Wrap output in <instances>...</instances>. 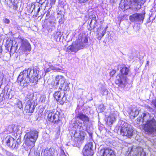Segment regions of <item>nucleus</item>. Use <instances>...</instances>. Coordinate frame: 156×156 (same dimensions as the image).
<instances>
[{"instance_id":"nucleus-1","label":"nucleus","mask_w":156,"mask_h":156,"mask_svg":"<svg viewBox=\"0 0 156 156\" xmlns=\"http://www.w3.org/2000/svg\"><path fill=\"white\" fill-rule=\"evenodd\" d=\"M77 118L83 121V124L79 120L75 121L72 124L73 130H74V137L77 139L78 141H81L84 139L86 135L85 131H86L90 136L92 133L89 132L87 126L89 121V118L87 116L82 113H78Z\"/></svg>"},{"instance_id":"nucleus-2","label":"nucleus","mask_w":156,"mask_h":156,"mask_svg":"<svg viewBox=\"0 0 156 156\" xmlns=\"http://www.w3.org/2000/svg\"><path fill=\"white\" fill-rule=\"evenodd\" d=\"M39 68L37 67H34L32 71L30 68L25 69L21 72L19 75L18 80L20 81V85L23 87H27L30 83H36L38 80Z\"/></svg>"},{"instance_id":"nucleus-3","label":"nucleus","mask_w":156,"mask_h":156,"mask_svg":"<svg viewBox=\"0 0 156 156\" xmlns=\"http://www.w3.org/2000/svg\"><path fill=\"white\" fill-rule=\"evenodd\" d=\"M141 117L145 121L143 126L144 130L148 135L156 133V120L154 117H152L148 112H144L141 115Z\"/></svg>"},{"instance_id":"nucleus-4","label":"nucleus","mask_w":156,"mask_h":156,"mask_svg":"<svg viewBox=\"0 0 156 156\" xmlns=\"http://www.w3.org/2000/svg\"><path fill=\"white\" fill-rule=\"evenodd\" d=\"M121 124L120 134L126 136L129 138H131L133 135V130L131 126L124 121H120L119 122Z\"/></svg>"},{"instance_id":"nucleus-5","label":"nucleus","mask_w":156,"mask_h":156,"mask_svg":"<svg viewBox=\"0 0 156 156\" xmlns=\"http://www.w3.org/2000/svg\"><path fill=\"white\" fill-rule=\"evenodd\" d=\"M121 74L117 75L115 80V83L121 87L125 86L126 80V76L128 74L129 69L125 66L120 67Z\"/></svg>"},{"instance_id":"nucleus-6","label":"nucleus","mask_w":156,"mask_h":156,"mask_svg":"<svg viewBox=\"0 0 156 156\" xmlns=\"http://www.w3.org/2000/svg\"><path fill=\"white\" fill-rule=\"evenodd\" d=\"M38 132L36 130L31 131L27 133L24 136L26 144L29 146L33 147L38 136Z\"/></svg>"},{"instance_id":"nucleus-7","label":"nucleus","mask_w":156,"mask_h":156,"mask_svg":"<svg viewBox=\"0 0 156 156\" xmlns=\"http://www.w3.org/2000/svg\"><path fill=\"white\" fill-rule=\"evenodd\" d=\"M60 114V111H57L50 112L48 116V120L50 122H52L60 126L63 124L59 117Z\"/></svg>"},{"instance_id":"nucleus-8","label":"nucleus","mask_w":156,"mask_h":156,"mask_svg":"<svg viewBox=\"0 0 156 156\" xmlns=\"http://www.w3.org/2000/svg\"><path fill=\"white\" fill-rule=\"evenodd\" d=\"M76 42L83 49L89 46L87 35L85 33H81L78 35Z\"/></svg>"},{"instance_id":"nucleus-9","label":"nucleus","mask_w":156,"mask_h":156,"mask_svg":"<svg viewBox=\"0 0 156 156\" xmlns=\"http://www.w3.org/2000/svg\"><path fill=\"white\" fill-rule=\"evenodd\" d=\"M145 13H136L130 16L129 19L132 23L137 24L142 23L144 19Z\"/></svg>"},{"instance_id":"nucleus-10","label":"nucleus","mask_w":156,"mask_h":156,"mask_svg":"<svg viewBox=\"0 0 156 156\" xmlns=\"http://www.w3.org/2000/svg\"><path fill=\"white\" fill-rule=\"evenodd\" d=\"M21 45L19 50L20 52L24 53L26 51H30L31 48L30 44L28 41L23 38H21Z\"/></svg>"},{"instance_id":"nucleus-11","label":"nucleus","mask_w":156,"mask_h":156,"mask_svg":"<svg viewBox=\"0 0 156 156\" xmlns=\"http://www.w3.org/2000/svg\"><path fill=\"white\" fill-rule=\"evenodd\" d=\"M20 139L18 138L16 141L12 137L10 136H7L5 138L7 145L9 147L13 148H17L18 146V142L20 141Z\"/></svg>"},{"instance_id":"nucleus-12","label":"nucleus","mask_w":156,"mask_h":156,"mask_svg":"<svg viewBox=\"0 0 156 156\" xmlns=\"http://www.w3.org/2000/svg\"><path fill=\"white\" fill-rule=\"evenodd\" d=\"M93 143L90 142L86 144L83 150L84 156H92L93 154Z\"/></svg>"},{"instance_id":"nucleus-13","label":"nucleus","mask_w":156,"mask_h":156,"mask_svg":"<svg viewBox=\"0 0 156 156\" xmlns=\"http://www.w3.org/2000/svg\"><path fill=\"white\" fill-rule=\"evenodd\" d=\"M57 79H58L59 83L60 85L59 88L62 90L64 86V88H63V90L67 91L69 90V87L68 84L65 81V80L64 77L62 76L58 75Z\"/></svg>"},{"instance_id":"nucleus-14","label":"nucleus","mask_w":156,"mask_h":156,"mask_svg":"<svg viewBox=\"0 0 156 156\" xmlns=\"http://www.w3.org/2000/svg\"><path fill=\"white\" fill-rule=\"evenodd\" d=\"M31 99L27 101L25 104L24 110L26 112L32 113L34 109V104Z\"/></svg>"},{"instance_id":"nucleus-15","label":"nucleus","mask_w":156,"mask_h":156,"mask_svg":"<svg viewBox=\"0 0 156 156\" xmlns=\"http://www.w3.org/2000/svg\"><path fill=\"white\" fill-rule=\"evenodd\" d=\"M100 152L102 156H116L114 151L109 148H105Z\"/></svg>"},{"instance_id":"nucleus-16","label":"nucleus","mask_w":156,"mask_h":156,"mask_svg":"<svg viewBox=\"0 0 156 156\" xmlns=\"http://www.w3.org/2000/svg\"><path fill=\"white\" fill-rule=\"evenodd\" d=\"M131 4V2L130 0H125L123 2V0H122L119 4V6L122 9L127 10L130 8V6Z\"/></svg>"},{"instance_id":"nucleus-17","label":"nucleus","mask_w":156,"mask_h":156,"mask_svg":"<svg viewBox=\"0 0 156 156\" xmlns=\"http://www.w3.org/2000/svg\"><path fill=\"white\" fill-rule=\"evenodd\" d=\"M117 113L116 111H114L113 110L112 111L110 112V115L107 119V122L109 125L112 124L115 121Z\"/></svg>"},{"instance_id":"nucleus-18","label":"nucleus","mask_w":156,"mask_h":156,"mask_svg":"<svg viewBox=\"0 0 156 156\" xmlns=\"http://www.w3.org/2000/svg\"><path fill=\"white\" fill-rule=\"evenodd\" d=\"M55 150L53 148H46L43 151L42 154L44 156H54Z\"/></svg>"},{"instance_id":"nucleus-19","label":"nucleus","mask_w":156,"mask_h":156,"mask_svg":"<svg viewBox=\"0 0 156 156\" xmlns=\"http://www.w3.org/2000/svg\"><path fill=\"white\" fill-rule=\"evenodd\" d=\"M82 49L80 45H78V43L76 42L74 44L69 46L67 48V50L68 51H70L72 52H76L78 50Z\"/></svg>"},{"instance_id":"nucleus-20","label":"nucleus","mask_w":156,"mask_h":156,"mask_svg":"<svg viewBox=\"0 0 156 156\" xmlns=\"http://www.w3.org/2000/svg\"><path fill=\"white\" fill-rule=\"evenodd\" d=\"M134 153L135 154L133 156H146L145 152L144 151L143 149L140 147H138L136 148Z\"/></svg>"},{"instance_id":"nucleus-21","label":"nucleus","mask_w":156,"mask_h":156,"mask_svg":"<svg viewBox=\"0 0 156 156\" xmlns=\"http://www.w3.org/2000/svg\"><path fill=\"white\" fill-rule=\"evenodd\" d=\"M66 97L64 92H62L61 94V96L57 101L60 104L63 105L64 103L67 101Z\"/></svg>"},{"instance_id":"nucleus-22","label":"nucleus","mask_w":156,"mask_h":156,"mask_svg":"<svg viewBox=\"0 0 156 156\" xmlns=\"http://www.w3.org/2000/svg\"><path fill=\"white\" fill-rule=\"evenodd\" d=\"M97 22V20L96 17L93 18L90 21V26L91 29H94L96 27V24Z\"/></svg>"},{"instance_id":"nucleus-23","label":"nucleus","mask_w":156,"mask_h":156,"mask_svg":"<svg viewBox=\"0 0 156 156\" xmlns=\"http://www.w3.org/2000/svg\"><path fill=\"white\" fill-rule=\"evenodd\" d=\"M107 27H106L104 30L102 31V32H98L97 34V38L99 40H100L101 38L103 37L105 34L106 31V29Z\"/></svg>"},{"instance_id":"nucleus-24","label":"nucleus","mask_w":156,"mask_h":156,"mask_svg":"<svg viewBox=\"0 0 156 156\" xmlns=\"http://www.w3.org/2000/svg\"><path fill=\"white\" fill-rule=\"evenodd\" d=\"M139 114V111L136 108H134L131 110L130 114L133 117H135Z\"/></svg>"},{"instance_id":"nucleus-25","label":"nucleus","mask_w":156,"mask_h":156,"mask_svg":"<svg viewBox=\"0 0 156 156\" xmlns=\"http://www.w3.org/2000/svg\"><path fill=\"white\" fill-rule=\"evenodd\" d=\"M53 36L56 41H59L61 39L62 34L60 32L58 31L54 33Z\"/></svg>"},{"instance_id":"nucleus-26","label":"nucleus","mask_w":156,"mask_h":156,"mask_svg":"<svg viewBox=\"0 0 156 156\" xmlns=\"http://www.w3.org/2000/svg\"><path fill=\"white\" fill-rule=\"evenodd\" d=\"M58 78V76H56L55 77V80L51 82V84L53 85V87L54 88H57L58 86L59 83L58 79H57Z\"/></svg>"},{"instance_id":"nucleus-27","label":"nucleus","mask_w":156,"mask_h":156,"mask_svg":"<svg viewBox=\"0 0 156 156\" xmlns=\"http://www.w3.org/2000/svg\"><path fill=\"white\" fill-rule=\"evenodd\" d=\"M134 2L138 5V8L140 9L141 7V4H144V0H133Z\"/></svg>"},{"instance_id":"nucleus-28","label":"nucleus","mask_w":156,"mask_h":156,"mask_svg":"<svg viewBox=\"0 0 156 156\" xmlns=\"http://www.w3.org/2000/svg\"><path fill=\"white\" fill-rule=\"evenodd\" d=\"M62 92V91H59L55 92V93L54 96L57 101L61 96Z\"/></svg>"},{"instance_id":"nucleus-29","label":"nucleus","mask_w":156,"mask_h":156,"mask_svg":"<svg viewBox=\"0 0 156 156\" xmlns=\"http://www.w3.org/2000/svg\"><path fill=\"white\" fill-rule=\"evenodd\" d=\"M16 106L20 109L23 108V106L21 101L19 100L17 101L16 103L15 104Z\"/></svg>"},{"instance_id":"nucleus-30","label":"nucleus","mask_w":156,"mask_h":156,"mask_svg":"<svg viewBox=\"0 0 156 156\" xmlns=\"http://www.w3.org/2000/svg\"><path fill=\"white\" fill-rule=\"evenodd\" d=\"M108 93V91L107 89L104 88H102L101 93L102 95H107Z\"/></svg>"},{"instance_id":"nucleus-31","label":"nucleus","mask_w":156,"mask_h":156,"mask_svg":"<svg viewBox=\"0 0 156 156\" xmlns=\"http://www.w3.org/2000/svg\"><path fill=\"white\" fill-rule=\"evenodd\" d=\"M14 126H15L11 125L9 126L8 130L9 133L14 132Z\"/></svg>"},{"instance_id":"nucleus-32","label":"nucleus","mask_w":156,"mask_h":156,"mask_svg":"<svg viewBox=\"0 0 156 156\" xmlns=\"http://www.w3.org/2000/svg\"><path fill=\"white\" fill-rule=\"evenodd\" d=\"M12 42H10L9 44L7 45V47H9L10 45H11V47L10 48V50L11 51H12L13 50H14V52L16 50V47L15 46H13L12 45Z\"/></svg>"},{"instance_id":"nucleus-33","label":"nucleus","mask_w":156,"mask_h":156,"mask_svg":"<svg viewBox=\"0 0 156 156\" xmlns=\"http://www.w3.org/2000/svg\"><path fill=\"white\" fill-rule=\"evenodd\" d=\"M54 67L52 66H51L49 67L48 68H46V73H48L50 71H51V70H54Z\"/></svg>"},{"instance_id":"nucleus-34","label":"nucleus","mask_w":156,"mask_h":156,"mask_svg":"<svg viewBox=\"0 0 156 156\" xmlns=\"http://www.w3.org/2000/svg\"><path fill=\"white\" fill-rule=\"evenodd\" d=\"M51 10L49 9L48 10L46 14L45 19H48L50 17V12Z\"/></svg>"},{"instance_id":"nucleus-35","label":"nucleus","mask_w":156,"mask_h":156,"mask_svg":"<svg viewBox=\"0 0 156 156\" xmlns=\"http://www.w3.org/2000/svg\"><path fill=\"white\" fill-rule=\"evenodd\" d=\"M4 92H2L0 94V102H2L3 100Z\"/></svg>"},{"instance_id":"nucleus-36","label":"nucleus","mask_w":156,"mask_h":156,"mask_svg":"<svg viewBox=\"0 0 156 156\" xmlns=\"http://www.w3.org/2000/svg\"><path fill=\"white\" fill-rule=\"evenodd\" d=\"M20 129L17 126H14V132L16 133V134L18 132H19Z\"/></svg>"},{"instance_id":"nucleus-37","label":"nucleus","mask_w":156,"mask_h":156,"mask_svg":"<svg viewBox=\"0 0 156 156\" xmlns=\"http://www.w3.org/2000/svg\"><path fill=\"white\" fill-rule=\"evenodd\" d=\"M10 22L9 20L7 18H5L3 20V22L5 23L8 24Z\"/></svg>"},{"instance_id":"nucleus-38","label":"nucleus","mask_w":156,"mask_h":156,"mask_svg":"<svg viewBox=\"0 0 156 156\" xmlns=\"http://www.w3.org/2000/svg\"><path fill=\"white\" fill-rule=\"evenodd\" d=\"M137 121L138 122H144V121L143 119V118H142V117H141V115L139 117L137 118Z\"/></svg>"},{"instance_id":"nucleus-39","label":"nucleus","mask_w":156,"mask_h":156,"mask_svg":"<svg viewBox=\"0 0 156 156\" xmlns=\"http://www.w3.org/2000/svg\"><path fill=\"white\" fill-rule=\"evenodd\" d=\"M80 3H85L87 2L89 0H77Z\"/></svg>"},{"instance_id":"nucleus-40","label":"nucleus","mask_w":156,"mask_h":156,"mask_svg":"<svg viewBox=\"0 0 156 156\" xmlns=\"http://www.w3.org/2000/svg\"><path fill=\"white\" fill-rule=\"evenodd\" d=\"M116 73V70H113L112 71H111L110 73V75L112 76H113V75L115 73Z\"/></svg>"},{"instance_id":"nucleus-41","label":"nucleus","mask_w":156,"mask_h":156,"mask_svg":"<svg viewBox=\"0 0 156 156\" xmlns=\"http://www.w3.org/2000/svg\"><path fill=\"white\" fill-rule=\"evenodd\" d=\"M147 108L150 111L152 112L153 111V109L150 106L147 105L146 106Z\"/></svg>"},{"instance_id":"nucleus-42","label":"nucleus","mask_w":156,"mask_h":156,"mask_svg":"<svg viewBox=\"0 0 156 156\" xmlns=\"http://www.w3.org/2000/svg\"><path fill=\"white\" fill-rule=\"evenodd\" d=\"M56 0H50V4L52 5L54 4Z\"/></svg>"},{"instance_id":"nucleus-43","label":"nucleus","mask_w":156,"mask_h":156,"mask_svg":"<svg viewBox=\"0 0 156 156\" xmlns=\"http://www.w3.org/2000/svg\"><path fill=\"white\" fill-rule=\"evenodd\" d=\"M152 104L156 108V100H153L152 101Z\"/></svg>"},{"instance_id":"nucleus-44","label":"nucleus","mask_w":156,"mask_h":156,"mask_svg":"<svg viewBox=\"0 0 156 156\" xmlns=\"http://www.w3.org/2000/svg\"><path fill=\"white\" fill-rule=\"evenodd\" d=\"M13 8L15 10H16L18 8L17 6L15 4H14L13 5Z\"/></svg>"},{"instance_id":"nucleus-45","label":"nucleus","mask_w":156,"mask_h":156,"mask_svg":"<svg viewBox=\"0 0 156 156\" xmlns=\"http://www.w3.org/2000/svg\"><path fill=\"white\" fill-rule=\"evenodd\" d=\"M46 0H39V2L42 3L44 2Z\"/></svg>"},{"instance_id":"nucleus-46","label":"nucleus","mask_w":156,"mask_h":156,"mask_svg":"<svg viewBox=\"0 0 156 156\" xmlns=\"http://www.w3.org/2000/svg\"><path fill=\"white\" fill-rule=\"evenodd\" d=\"M2 51V47L0 46V53H1Z\"/></svg>"},{"instance_id":"nucleus-47","label":"nucleus","mask_w":156,"mask_h":156,"mask_svg":"<svg viewBox=\"0 0 156 156\" xmlns=\"http://www.w3.org/2000/svg\"><path fill=\"white\" fill-rule=\"evenodd\" d=\"M149 62L148 61H147V63H146V65H149Z\"/></svg>"},{"instance_id":"nucleus-48","label":"nucleus","mask_w":156,"mask_h":156,"mask_svg":"<svg viewBox=\"0 0 156 156\" xmlns=\"http://www.w3.org/2000/svg\"><path fill=\"white\" fill-rule=\"evenodd\" d=\"M40 10V8L39 7V8L38 9H37V12H38Z\"/></svg>"},{"instance_id":"nucleus-49","label":"nucleus","mask_w":156,"mask_h":156,"mask_svg":"<svg viewBox=\"0 0 156 156\" xmlns=\"http://www.w3.org/2000/svg\"><path fill=\"white\" fill-rule=\"evenodd\" d=\"M62 156H67L65 154H63Z\"/></svg>"},{"instance_id":"nucleus-50","label":"nucleus","mask_w":156,"mask_h":156,"mask_svg":"<svg viewBox=\"0 0 156 156\" xmlns=\"http://www.w3.org/2000/svg\"><path fill=\"white\" fill-rule=\"evenodd\" d=\"M64 88V86H63V88H62V90L63 89V88Z\"/></svg>"},{"instance_id":"nucleus-51","label":"nucleus","mask_w":156,"mask_h":156,"mask_svg":"<svg viewBox=\"0 0 156 156\" xmlns=\"http://www.w3.org/2000/svg\"><path fill=\"white\" fill-rule=\"evenodd\" d=\"M119 66H118V68H117V69H118V68H119Z\"/></svg>"}]
</instances>
